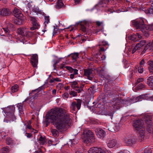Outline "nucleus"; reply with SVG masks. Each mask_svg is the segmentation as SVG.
Segmentation results:
<instances>
[{
	"label": "nucleus",
	"instance_id": "f257e3e1",
	"mask_svg": "<svg viewBox=\"0 0 153 153\" xmlns=\"http://www.w3.org/2000/svg\"><path fill=\"white\" fill-rule=\"evenodd\" d=\"M47 115V118L51 120L56 128L60 131L65 130L67 126L71 124L70 115L64 108H55L52 109Z\"/></svg>",
	"mask_w": 153,
	"mask_h": 153
},
{
	"label": "nucleus",
	"instance_id": "f03ea898",
	"mask_svg": "<svg viewBox=\"0 0 153 153\" xmlns=\"http://www.w3.org/2000/svg\"><path fill=\"white\" fill-rule=\"evenodd\" d=\"M143 100L153 101V96H150L149 94H142L135 98H134L130 101L121 100L120 99H116L112 103V106L114 109H118L122 106V104H128L130 101L131 103H134L137 102L141 101Z\"/></svg>",
	"mask_w": 153,
	"mask_h": 153
},
{
	"label": "nucleus",
	"instance_id": "7ed1b4c3",
	"mask_svg": "<svg viewBox=\"0 0 153 153\" xmlns=\"http://www.w3.org/2000/svg\"><path fill=\"white\" fill-rule=\"evenodd\" d=\"M149 48L151 51L153 50V41L149 42L147 44L146 40H142L136 44L132 50V53L133 54L137 51L138 52H141L142 54H143Z\"/></svg>",
	"mask_w": 153,
	"mask_h": 153
},
{
	"label": "nucleus",
	"instance_id": "20e7f679",
	"mask_svg": "<svg viewBox=\"0 0 153 153\" xmlns=\"http://www.w3.org/2000/svg\"><path fill=\"white\" fill-rule=\"evenodd\" d=\"M82 138L83 142L87 145H89L91 143L95 141L93 133L91 131L87 129L83 130Z\"/></svg>",
	"mask_w": 153,
	"mask_h": 153
},
{
	"label": "nucleus",
	"instance_id": "39448f33",
	"mask_svg": "<svg viewBox=\"0 0 153 153\" xmlns=\"http://www.w3.org/2000/svg\"><path fill=\"white\" fill-rule=\"evenodd\" d=\"M133 125L135 130L139 133V136L142 138H143L144 137L145 125L143 121L142 120H137L134 121Z\"/></svg>",
	"mask_w": 153,
	"mask_h": 153
},
{
	"label": "nucleus",
	"instance_id": "423d86ee",
	"mask_svg": "<svg viewBox=\"0 0 153 153\" xmlns=\"http://www.w3.org/2000/svg\"><path fill=\"white\" fill-rule=\"evenodd\" d=\"M131 24L136 29L140 30L143 32L145 24L143 19L140 18L134 20L132 21Z\"/></svg>",
	"mask_w": 153,
	"mask_h": 153
},
{
	"label": "nucleus",
	"instance_id": "0eeeda50",
	"mask_svg": "<svg viewBox=\"0 0 153 153\" xmlns=\"http://www.w3.org/2000/svg\"><path fill=\"white\" fill-rule=\"evenodd\" d=\"M123 140L126 145L130 146L135 144L137 141L136 137L134 136H125L123 137Z\"/></svg>",
	"mask_w": 153,
	"mask_h": 153
},
{
	"label": "nucleus",
	"instance_id": "6e6552de",
	"mask_svg": "<svg viewBox=\"0 0 153 153\" xmlns=\"http://www.w3.org/2000/svg\"><path fill=\"white\" fill-rule=\"evenodd\" d=\"M144 119L146 123L147 126V130L151 133L152 131H153V126L152 125V118L148 115H146L144 117Z\"/></svg>",
	"mask_w": 153,
	"mask_h": 153
},
{
	"label": "nucleus",
	"instance_id": "1a4fd4ad",
	"mask_svg": "<svg viewBox=\"0 0 153 153\" xmlns=\"http://www.w3.org/2000/svg\"><path fill=\"white\" fill-rule=\"evenodd\" d=\"M18 33L23 37L30 36L32 34L31 32L29 31L28 28L26 27H20L17 30Z\"/></svg>",
	"mask_w": 153,
	"mask_h": 153
},
{
	"label": "nucleus",
	"instance_id": "9d476101",
	"mask_svg": "<svg viewBox=\"0 0 153 153\" xmlns=\"http://www.w3.org/2000/svg\"><path fill=\"white\" fill-rule=\"evenodd\" d=\"M15 107L14 106H11L7 107L4 111L6 115L13 119L15 118L14 113L15 111Z\"/></svg>",
	"mask_w": 153,
	"mask_h": 153
},
{
	"label": "nucleus",
	"instance_id": "9b49d317",
	"mask_svg": "<svg viewBox=\"0 0 153 153\" xmlns=\"http://www.w3.org/2000/svg\"><path fill=\"white\" fill-rule=\"evenodd\" d=\"M13 13L14 16L17 18L16 21L20 22V23L19 22L17 23L18 24H20L23 21V14L21 13L20 10L17 8H15L13 11Z\"/></svg>",
	"mask_w": 153,
	"mask_h": 153
},
{
	"label": "nucleus",
	"instance_id": "f8f14e48",
	"mask_svg": "<svg viewBox=\"0 0 153 153\" xmlns=\"http://www.w3.org/2000/svg\"><path fill=\"white\" fill-rule=\"evenodd\" d=\"M84 75L86 76L88 79L92 80L94 75V71L91 69L88 68L84 69Z\"/></svg>",
	"mask_w": 153,
	"mask_h": 153
},
{
	"label": "nucleus",
	"instance_id": "ddd939ff",
	"mask_svg": "<svg viewBox=\"0 0 153 153\" xmlns=\"http://www.w3.org/2000/svg\"><path fill=\"white\" fill-rule=\"evenodd\" d=\"M82 100L80 99L77 100V102H73L71 105V108L73 111H75L76 107L78 110L80 109L81 105Z\"/></svg>",
	"mask_w": 153,
	"mask_h": 153
},
{
	"label": "nucleus",
	"instance_id": "4468645a",
	"mask_svg": "<svg viewBox=\"0 0 153 153\" xmlns=\"http://www.w3.org/2000/svg\"><path fill=\"white\" fill-rule=\"evenodd\" d=\"M153 30V24L146 26L145 25L143 29V32L144 34L146 36L148 37L149 35V31Z\"/></svg>",
	"mask_w": 153,
	"mask_h": 153
},
{
	"label": "nucleus",
	"instance_id": "2eb2a0df",
	"mask_svg": "<svg viewBox=\"0 0 153 153\" xmlns=\"http://www.w3.org/2000/svg\"><path fill=\"white\" fill-rule=\"evenodd\" d=\"M2 29L7 34H9L11 32L14 30L13 25L11 24H8L6 27L2 28Z\"/></svg>",
	"mask_w": 153,
	"mask_h": 153
},
{
	"label": "nucleus",
	"instance_id": "dca6fc26",
	"mask_svg": "<svg viewBox=\"0 0 153 153\" xmlns=\"http://www.w3.org/2000/svg\"><path fill=\"white\" fill-rule=\"evenodd\" d=\"M38 56L36 54L33 55L31 58V62L34 67H36L38 63Z\"/></svg>",
	"mask_w": 153,
	"mask_h": 153
},
{
	"label": "nucleus",
	"instance_id": "f3484780",
	"mask_svg": "<svg viewBox=\"0 0 153 153\" xmlns=\"http://www.w3.org/2000/svg\"><path fill=\"white\" fill-rule=\"evenodd\" d=\"M95 132L99 138H102L105 135V132L102 129L98 128L96 129Z\"/></svg>",
	"mask_w": 153,
	"mask_h": 153
},
{
	"label": "nucleus",
	"instance_id": "a211bd4d",
	"mask_svg": "<svg viewBox=\"0 0 153 153\" xmlns=\"http://www.w3.org/2000/svg\"><path fill=\"white\" fill-rule=\"evenodd\" d=\"M117 144V141L115 139L109 140L107 142V146L110 148H112L114 147Z\"/></svg>",
	"mask_w": 153,
	"mask_h": 153
},
{
	"label": "nucleus",
	"instance_id": "6ab92c4d",
	"mask_svg": "<svg viewBox=\"0 0 153 153\" xmlns=\"http://www.w3.org/2000/svg\"><path fill=\"white\" fill-rule=\"evenodd\" d=\"M108 129L112 132H115L117 131L119 128H116L115 125L114 124H110L108 126Z\"/></svg>",
	"mask_w": 153,
	"mask_h": 153
},
{
	"label": "nucleus",
	"instance_id": "aec40b11",
	"mask_svg": "<svg viewBox=\"0 0 153 153\" xmlns=\"http://www.w3.org/2000/svg\"><path fill=\"white\" fill-rule=\"evenodd\" d=\"M146 83L149 86H153V76H151L147 78Z\"/></svg>",
	"mask_w": 153,
	"mask_h": 153
},
{
	"label": "nucleus",
	"instance_id": "412c9836",
	"mask_svg": "<svg viewBox=\"0 0 153 153\" xmlns=\"http://www.w3.org/2000/svg\"><path fill=\"white\" fill-rule=\"evenodd\" d=\"M23 103H19L17 104V106L18 108L19 114H24L23 109Z\"/></svg>",
	"mask_w": 153,
	"mask_h": 153
},
{
	"label": "nucleus",
	"instance_id": "4be33fe9",
	"mask_svg": "<svg viewBox=\"0 0 153 153\" xmlns=\"http://www.w3.org/2000/svg\"><path fill=\"white\" fill-rule=\"evenodd\" d=\"M70 55H69L68 56V57H69ZM71 56L72 59V60L73 62H75L76 61L78 57L79 53H75L73 54H71Z\"/></svg>",
	"mask_w": 153,
	"mask_h": 153
},
{
	"label": "nucleus",
	"instance_id": "5701e85b",
	"mask_svg": "<svg viewBox=\"0 0 153 153\" xmlns=\"http://www.w3.org/2000/svg\"><path fill=\"white\" fill-rule=\"evenodd\" d=\"M32 10L36 13L37 15H38L39 14H42V11L40 10L37 7H36L34 6L33 7V8H32Z\"/></svg>",
	"mask_w": 153,
	"mask_h": 153
},
{
	"label": "nucleus",
	"instance_id": "b1692460",
	"mask_svg": "<svg viewBox=\"0 0 153 153\" xmlns=\"http://www.w3.org/2000/svg\"><path fill=\"white\" fill-rule=\"evenodd\" d=\"M40 143L42 145H44L46 143V140L45 137L41 136L39 139Z\"/></svg>",
	"mask_w": 153,
	"mask_h": 153
},
{
	"label": "nucleus",
	"instance_id": "393cba45",
	"mask_svg": "<svg viewBox=\"0 0 153 153\" xmlns=\"http://www.w3.org/2000/svg\"><path fill=\"white\" fill-rule=\"evenodd\" d=\"M6 143L7 144L9 145H13L15 143L14 140L10 137L7 138Z\"/></svg>",
	"mask_w": 153,
	"mask_h": 153
},
{
	"label": "nucleus",
	"instance_id": "a878e982",
	"mask_svg": "<svg viewBox=\"0 0 153 153\" xmlns=\"http://www.w3.org/2000/svg\"><path fill=\"white\" fill-rule=\"evenodd\" d=\"M61 81V79L59 78H52V79H51L49 81V82L51 83L54 82H60Z\"/></svg>",
	"mask_w": 153,
	"mask_h": 153
},
{
	"label": "nucleus",
	"instance_id": "bb28decb",
	"mask_svg": "<svg viewBox=\"0 0 153 153\" xmlns=\"http://www.w3.org/2000/svg\"><path fill=\"white\" fill-rule=\"evenodd\" d=\"M32 24L33 27L30 28L31 30H34L36 29H38L39 27V25L37 22Z\"/></svg>",
	"mask_w": 153,
	"mask_h": 153
},
{
	"label": "nucleus",
	"instance_id": "cd10ccee",
	"mask_svg": "<svg viewBox=\"0 0 153 153\" xmlns=\"http://www.w3.org/2000/svg\"><path fill=\"white\" fill-rule=\"evenodd\" d=\"M64 5L63 3L62 0H58L57 1V4L56 5V7L57 8H60L62 7Z\"/></svg>",
	"mask_w": 153,
	"mask_h": 153
},
{
	"label": "nucleus",
	"instance_id": "c85d7f7f",
	"mask_svg": "<svg viewBox=\"0 0 153 153\" xmlns=\"http://www.w3.org/2000/svg\"><path fill=\"white\" fill-rule=\"evenodd\" d=\"M145 12L146 14L153 15V8H148L145 10Z\"/></svg>",
	"mask_w": 153,
	"mask_h": 153
},
{
	"label": "nucleus",
	"instance_id": "c756f323",
	"mask_svg": "<svg viewBox=\"0 0 153 153\" xmlns=\"http://www.w3.org/2000/svg\"><path fill=\"white\" fill-rule=\"evenodd\" d=\"M77 82L76 81L70 82V84L71 85V88L74 89H76L77 87Z\"/></svg>",
	"mask_w": 153,
	"mask_h": 153
},
{
	"label": "nucleus",
	"instance_id": "7c9ffc66",
	"mask_svg": "<svg viewBox=\"0 0 153 153\" xmlns=\"http://www.w3.org/2000/svg\"><path fill=\"white\" fill-rule=\"evenodd\" d=\"M18 86L17 85L13 86L11 88L12 92L14 93L17 91L18 90Z\"/></svg>",
	"mask_w": 153,
	"mask_h": 153
},
{
	"label": "nucleus",
	"instance_id": "2f4dec72",
	"mask_svg": "<svg viewBox=\"0 0 153 153\" xmlns=\"http://www.w3.org/2000/svg\"><path fill=\"white\" fill-rule=\"evenodd\" d=\"M51 132L53 135L55 137L57 136L58 134V131L56 129H51Z\"/></svg>",
	"mask_w": 153,
	"mask_h": 153
},
{
	"label": "nucleus",
	"instance_id": "473e14b6",
	"mask_svg": "<svg viewBox=\"0 0 153 153\" xmlns=\"http://www.w3.org/2000/svg\"><path fill=\"white\" fill-rule=\"evenodd\" d=\"M10 12L8 9H3V16H7L10 14Z\"/></svg>",
	"mask_w": 153,
	"mask_h": 153
},
{
	"label": "nucleus",
	"instance_id": "72a5a7b5",
	"mask_svg": "<svg viewBox=\"0 0 153 153\" xmlns=\"http://www.w3.org/2000/svg\"><path fill=\"white\" fill-rule=\"evenodd\" d=\"M152 151L149 148H146L144 149L143 152L141 153H152Z\"/></svg>",
	"mask_w": 153,
	"mask_h": 153
},
{
	"label": "nucleus",
	"instance_id": "f704fd0d",
	"mask_svg": "<svg viewBox=\"0 0 153 153\" xmlns=\"http://www.w3.org/2000/svg\"><path fill=\"white\" fill-rule=\"evenodd\" d=\"M137 37V36L136 34H133L132 35H131L129 39H130L133 40V41H137L136 40V39Z\"/></svg>",
	"mask_w": 153,
	"mask_h": 153
},
{
	"label": "nucleus",
	"instance_id": "c9c22d12",
	"mask_svg": "<svg viewBox=\"0 0 153 153\" xmlns=\"http://www.w3.org/2000/svg\"><path fill=\"white\" fill-rule=\"evenodd\" d=\"M69 143H71L72 145H73L77 143L78 140L76 139H73L72 140H71L70 141H69Z\"/></svg>",
	"mask_w": 153,
	"mask_h": 153
},
{
	"label": "nucleus",
	"instance_id": "e433bc0d",
	"mask_svg": "<svg viewBox=\"0 0 153 153\" xmlns=\"http://www.w3.org/2000/svg\"><path fill=\"white\" fill-rule=\"evenodd\" d=\"M145 86L142 83H140L138 85L136 88L138 89H141L145 87Z\"/></svg>",
	"mask_w": 153,
	"mask_h": 153
},
{
	"label": "nucleus",
	"instance_id": "4c0bfd02",
	"mask_svg": "<svg viewBox=\"0 0 153 153\" xmlns=\"http://www.w3.org/2000/svg\"><path fill=\"white\" fill-rule=\"evenodd\" d=\"M78 70L76 69H74L72 68L69 71L71 73H74L75 74H78Z\"/></svg>",
	"mask_w": 153,
	"mask_h": 153
},
{
	"label": "nucleus",
	"instance_id": "58836bf2",
	"mask_svg": "<svg viewBox=\"0 0 153 153\" xmlns=\"http://www.w3.org/2000/svg\"><path fill=\"white\" fill-rule=\"evenodd\" d=\"M144 70V68L142 66H140L138 67V71L140 73H142Z\"/></svg>",
	"mask_w": 153,
	"mask_h": 153
},
{
	"label": "nucleus",
	"instance_id": "ea45409f",
	"mask_svg": "<svg viewBox=\"0 0 153 153\" xmlns=\"http://www.w3.org/2000/svg\"><path fill=\"white\" fill-rule=\"evenodd\" d=\"M144 81V79L142 78H138L136 80V82L135 83L136 84H137L140 82H142Z\"/></svg>",
	"mask_w": 153,
	"mask_h": 153
},
{
	"label": "nucleus",
	"instance_id": "a19ab883",
	"mask_svg": "<svg viewBox=\"0 0 153 153\" xmlns=\"http://www.w3.org/2000/svg\"><path fill=\"white\" fill-rule=\"evenodd\" d=\"M69 94L73 97L76 96L77 95V93L74 91H71L69 92Z\"/></svg>",
	"mask_w": 153,
	"mask_h": 153
},
{
	"label": "nucleus",
	"instance_id": "79ce46f5",
	"mask_svg": "<svg viewBox=\"0 0 153 153\" xmlns=\"http://www.w3.org/2000/svg\"><path fill=\"white\" fill-rule=\"evenodd\" d=\"M84 85H82L81 86L80 88L77 87L76 89H75L76 91H77L78 93H80L81 91L82 90V88L83 87Z\"/></svg>",
	"mask_w": 153,
	"mask_h": 153
},
{
	"label": "nucleus",
	"instance_id": "37998d69",
	"mask_svg": "<svg viewBox=\"0 0 153 153\" xmlns=\"http://www.w3.org/2000/svg\"><path fill=\"white\" fill-rule=\"evenodd\" d=\"M147 63L149 66V68H153V61L149 60L148 62Z\"/></svg>",
	"mask_w": 153,
	"mask_h": 153
},
{
	"label": "nucleus",
	"instance_id": "c03bdc74",
	"mask_svg": "<svg viewBox=\"0 0 153 153\" xmlns=\"http://www.w3.org/2000/svg\"><path fill=\"white\" fill-rule=\"evenodd\" d=\"M60 59H54L53 60V63H54L53 66H54L55 67L56 66V65L58 63H59V62L60 61Z\"/></svg>",
	"mask_w": 153,
	"mask_h": 153
},
{
	"label": "nucleus",
	"instance_id": "a18cd8bd",
	"mask_svg": "<svg viewBox=\"0 0 153 153\" xmlns=\"http://www.w3.org/2000/svg\"><path fill=\"white\" fill-rule=\"evenodd\" d=\"M45 21L44 23L45 25L48 24L49 22V16H45Z\"/></svg>",
	"mask_w": 153,
	"mask_h": 153
},
{
	"label": "nucleus",
	"instance_id": "49530a36",
	"mask_svg": "<svg viewBox=\"0 0 153 153\" xmlns=\"http://www.w3.org/2000/svg\"><path fill=\"white\" fill-rule=\"evenodd\" d=\"M2 152L3 153H7L8 152V149L6 147H3L2 149Z\"/></svg>",
	"mask_w": 153,
	"mask_h": 153
},
{
	"label": "nucleus",
	"instance_id": "de8ad7c7",
	"mask_svg": "<svg viewBox=\"0 0 153 153\" xmlns=\"http://www.w3.org/2000/svg\"><path fill=\"white\" fill-rule=\"evenodd\" d=\"M25 135L28 138H30L32 136V135L31 133H28L26 131H25Z\"/></svg>",
	"mask_w": 153,
	"mask_h": 153
},
{
	"label": "nucleus",
	"instance_id": "09e8293b",
	"mask_svg": "<svg viewBox=\"0 0 153 153\" xmlns=\"http://www.w3.org/2000/svg\"><path fill=\"white\" fill-rule=\"evenodd\" d=\"M69 94H68L65 92L64 93V94L62 95V97L63 98L65 99H66L68 97Z\"/></svg>",
	"mask_w": 153,
	"mask_h": 153
},
{
	"label": "nucleus",
	"instance_id": "8fccbe9b",
	"mask_svg": "<svg viewBox=\"0 0 153 153\" xmlns=\"http://www.w3.org/2000/svg\"><path fill=\"white\" fill-rule=\"evenodd\" d=\"M146 62L145 60L144 59H143L140 62V66H144Z\"/></svg>",
	"mask_w": 153,
	"mask_h": 153
},
{
	"label": "nucleus",
	"instance_id": "3c124183",
	"mask_svg": "<svg viewBox=\"0 0 153 153\" xmlns=\"http://www.w3.org/2000/svg\"><path fill=\"white\" fill-rule=\"evenodd\" d=\"M31 20L32 22V24L37 22V19L35 17H31Z\"/></svg>",
	"mask_w": 153,
	"mask_h": 153
},
{
	"label": "nucleus",
	"instance_id": "603ef678",
	"mask_svg": "<svg viewBox=\"0 0 153 153\" xmlns=\"http://www.w3.org/2000/svg\"><path fill=\"white\" fill-rule=\"evenodd\" d=\"M81 30L83 32H86L87 31V30L86 27L83 26H82L81 27Z\"/></svg>",
	"mask_w": 153,
	"mask_h": 153
},
{
	"label": "nucleus",
	"instance_id": "864d4df0",
	"mask_svg": "<svg viewBox=\"0 0 153 153\" xmlns=\"http://www.w3.org/2000/svg\"><path fill=\"white\" fill-rule=\"evenodd\" d=\"M31 122L30 121L29 123H28L27 125V128L30 129H32V126L31 125Z\"/></svg>",
	"mask_w": 153,
	"mask_h": 153
},
{
	"label": "nucleus",
	"instance_id": "5fc2aeb1",
	"mask_svg": "<svg viewBox=\"0 0 153 153\" xmlns=\"http://www.w3.org/2000/svg\"><path fill=\"white\" fill-rule=\"evenodd\" d=\"M110 0H102V2H100L101 3V4H103V3L105 4H107L108 3L109 1Z\"/></svg>",
	"mask_w": 153,
	"mask_h": 153
},
{
	"label": "nucleus",
	"instance_id": "6e6d98bb",
	"mask_svg": "<svg viewBox=\"0 0 153 153\" xmlns=\"http://www.w3.org/2000/svg\"><path fill=\"white\" fill-rule=\"evenodd\" d=\"M27 6L30 9H31V10H32V8L33 7H32V5L30 3H28V4Z\"/></svg>",
	"mask_w": 153,
	"mask_h": 153
},
{
	"label": "nucleus",
	"instance_id": "4d7b16f0",
	"mask_svg": "<svg viewBox=\"0 0 153 153\" xmlns=\"http://www.w3.org/2000/svg\"><path fill=\"white\" fill-rule=\"evenodd\" d=\"M102 23V22H100V21H97L96 22V24L98 26H100L101 25Z\"/></svg>",
	"mask_w": 153,
	"mask_h": 153
},
{
	"label": "nucleus",
	"instance_id": "13d9d810",
	"mask_svg": "<svg viewBox=\"0 0 153 153\" xmlns=\"http://www.w3.org/2000/svg\"><path fill=\"white\" fill-rule=\"evenodd\" d=\"M113 114H114V113H109L108 114V115L109 116H110V118L112 119V117H113Z\"/></svg>",
	"mask_w": 153,
	"mask_h": 153
},
{
	"label": "nucleus",
	"instance_id": "bf43d9fd",
	"mask_svg": "<svg viewBox=\"0 0 153 153\" xmlns=\"http://www.w3.org/2000/svg\"><path fill=\"white\" fill-rule=\"evenodd\" d=\"M102 45L104 46L108 45V43L106 42L103 41L102 42Z\"/></svg>",
	"mask_w": 153,
	"mask_h": 153
},
{
	"label": "nucleus",
	"instance_id": "052dcab7",
	"mask_svg": "<svg viewBox=\"0 0 153 153\" xmlns=\"http://www.w3.org/2000/svg\"><path fill=\"white\" fill-rule=\"evenodd\" d=\"M58 87H59V89H61L63 87V85L61 83H59L57 86Z\"/></svg>",
	"mask_w": 153,
	"mask_h": 153
},
{
	"label": "nucleus",
	"instance_id": "680f3d73",
	"mask_svg": "<svg viewBox=\"0 0 153 153\" xmlns=\"http://www.w3.org/2000/svg\"><path fill=\"white\" fill-rule=\"evenodd\" d=\"M32 130H31V132L32 133H36L38 132V131L35 130L33 128H32L31 129Z\"/></svg>",
	"mask_w": 153,
	"mask_h": 153
},
{
	"label": "nucleus",
	"instance_id": "e2e57ef3",
	"mask_svg": "<svg viewBox=\"0 0 153 153\" xmlns=\"http://www.w3.org/2000/svg\"><path fill=\"white\" fill-rule=\"evenodd\" d=\"M81 0H74L75 4H76L79 3Z\"/></svg>",
	"mask_w": 153,
	"mask_h": 153
},
{
	"label": "nucleus",
	"instance_id": "0e129e2a",
	"mask_svg": "<svg viewBox=\"0 0 153 153\" xmlns=\"http://www.w3.org/2000/svg\"><path fill=\"white\" fill-rule=\"evenodd\" d=\"M153 68H149V70L150 73L153 74Z\"/></svg>",
	"mask_w": 153,
	"mask_h": 153
},
{
	"label": "nucleus",
	"instance_id": "69168bd1",
	"mask_svg": "<svg viewBox=\"0 0 153 153\" xmlns=\"http://www.w3.org/2000/svg\"><path fill=\"white\" fill-rule=\"evenodd\" d=\"M75 74H74V73H73V74H71L70 75V77L71 79H73L74 78V75H75Z\"/></svg>",
	"mask_w": 153,
	"mask_h": 153
},
{
	"label": "nucleus",
	"instance_id": "338daca9",
	"mask_svg": "<svg viewBox=\"0 0 153 153\" xmlns=\"http://www.w3.org/2000/svg\"><path fill=\"white\" fill-rule=\"evenodd\" d=\"M56 94V89H53L52 91V94L55 95Z\"/></svg>",
	"mask_w": 153,
	"mask_h": 153
},
{
	"label": "nucleus",
	"instance_id": "774afa93",
	"mask_svg": "<svg viewBox=\"0 0 153 153\" xmlns=\"http://www.w3.org/2000/svg\"><path fill=\"white\" fill-rule=\"evenodd\" d=\"M136 35L137 36V37H138L139 38V39L141 38H142L141 36L139 34V33H137V34H136Z\"/></svg>",
	"mask_w": 153,
	"mask_h": 153
}]
</instances>
